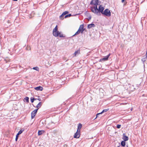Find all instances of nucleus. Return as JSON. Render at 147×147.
<instances>
[{
    "label": "nucleus",
    "instance_id": "nucleus-35",
    "mask_svg": "<svg viewBox=\"0 0 147 147\" xmlns=\"http://www.w3.org/2000/svg\"><path fill=\"white\" fill-rule=\"evenodd\" d=\"M13 0L14 1H17L18 0Z\"/></svg>",
    "mask_w": 147,
    "mask_h": 147
},
{
    "label": "nucleus",
    "instance_id": "nucleus-3",
    "mask_svg": "<svg viewBox=\"0 0 147 147\" xmlns=\"http://www.w3.org/2000/svg\"><path fill=\"white\" fill-rule=\"evenodd\" d=\"M53 35L56 37L58 36H59L60 37H65L62 34H61L59 31H58L55 32L54 33H53Z\"/></svg>",
    "mask_w": 147,
    "mask_h": 147
},
{
    "label": "nucleus",
    "instance_id": "nucleus-22",
    "mask_svg": "<svg viewBox=\"0 0 147 147\" xmlns=\"http://www.w3.org/2000/svg\"><path fill=\"white\" fill-rule=\"evenodd\" d=\"M71 16H72V15H71V14H69L67 15H65V18H67L69 17H70Z\"/></svg>",
    "mask_w": 147,
    "mask_h": 147
},
{
    "label": "nucleus",
    "instance_id": "nucleus-15",
    "mask_svg": "<svg viewBox=\"0 0 147 147\" xmlns=\"http://www.w3.org/2000/svg\"><path fill=\"white\" fill-rule=\"evenodd\" d=\"M147 58V55H145L144 56L143 58L141 60L143 62H145Z\"/></svg>",
    "mask_w": 147,
    "mask_h": 147
},
{
    "label": "nucleus",
    "instance_id": "nucleus-14",
    "mask_svg": "<svg viewBox=\"0 0 147 147\" xmlns=\"http://www.w3.org/2000/svg\"><path fill=\"white\" fill-rule=\"evenodd\" d=\"M82 125L81 123H79L78 126L77 131L80 132V129L82 127Z\"/></svg>",
    "mask_w": 147,
    "mask_h": 147
},
{
    "label": "nucleus",
    "instance_id": "nucleus-4",
    "mask_svg": "<svg viewBox=\"0 0 147 147\" xmlns=\"http://www.w3.org/2000/svg\"><path fill=\"white\" fill-rule=\"evenodd\" d=\"M99 1L98 0H92L90 3V5L97 6L98 5Z\"/></svg>",
    "mask_w": 147,
    "mask_h": 147
},
{
    "label": "nucleus",
    "instance_id": "nucleus-31",
    "mask_svg": "<svg viewBox=\"0 0 147 147\" xmlns=\"http://www.w3.org/2000/svg\"><path fill=\"white\" fill-rule=\"evenodd\" d=\"M26 49L27 50H30V47H27Z\"/></svg>",
    "mask_w": 147,
    "mask_h": 147
},
{
    "label": "nucleus",
    "instance_id": "nucleus-21",
    "mask_svg": "<svg viewBox=\"0 0 147 147\" xmlns=\"http://www.w3.org/2000/svg\"><path fill=\"white\" fill-rule=\"evenodd\" d=\"M109 110V109H104L103 110V111H102L100 113L102 114V113H103L104 112H106L107 111H108Z\"/></svg>",
    "mask_w": 147,
    "mask_h": 147
},
{
    "label": "nucleus",
    "instance_id": "nucleus-1",
    "mask_svg": "<svg viewBox=\"0 0 147 147\" xmlns=\"http://www.w3.org/2000/svg\"><path fill=\"white\" fill-rule=\"evenodd\" d=\"M91 11L94 13L98 16L100 15V13L102 14L104 12V7L101 5H100L98 9L97 6H94L90 7Z\"/></svg>",
    "mask_w": 147,
    "mask_h": 147
},
{
    "label": "nucleus",
    "instance_id": "nucleus-13",
    "mask_svg": "<svg viewBox=\"0 0 147 147\" xmlns=\"http://www.w3.org/2000/svg\"><path fill=\"white\" fill-rule=\"evenodd\" d=\"M80 53V49H78L77 51H76L74 53V56H76L77 55H78Z\"/></svg>",
    "mask_w": 147,
    "mask_h": 147
},
{
    "label": "nucleus",
    "instance_id": "nucleus-26",
    "mask_svg": "<svg viewBox=\"0 0 147 147\" xmlns=\"http://www.w3.org/2000/svg\"><path fill=\"white\" fill-rule=\"evenodd\" d=\"M63 16H64L63 15H62V14L59 16L60 19L61 20H63Z\"/></svg>",
    "mask_w": 147,
    "mask_h": 147
},
{
    "label": "nucleus",
    "instance_id": "nucleus-29",
    "mask_svg": "<svg viewBox=\"0 0 147 147\" xmlns=\"http://www.w3.org/2000/svg\"><path fill=\"white\" fill-rule=\"evenodd\" d=\"M65 13V14H67L69 13V12L68 11H65L64 12Z\"/></svg>",
    "mask_w": 147,
    "mask_h": 147
},
{
    "label": "nucleus",
    "instance_id": "nucleus-18",
    "mask_svg": "<svg viewBox=\"0 0 147 147\" xmlns=\"http://www.w3.org/2000/svg\"><path fill=\"white\" fill-rule=\"evenodd\" d=\"M125 141L123 140V141H122L121 142V145L122 146H123V147L125 146Z\"/></svg>",
    "mask_w": 147,
    "mask_h": 147
},
{
    "label": "nucleus",
    "instance_id": "nucleus-32",
    "mask_svg": "<svg viewBox=\"0 0 147 147\" xmlns=\"http://www.w3.org/2000/svg\"><path fill=\"white\" fill-rule=\"evenodd\" d=\"M62 14V15H63V16H65L66 15L64 12H63Z\"/></svg>",
    "mask_w": 147,
    "mask_h": 147
},
{
    "label": "nucleus",
    "instance_id": "nucleus-24",
    "mask_svg": "<svg viewBox=\"0 0 147 147\" xmlns=\"http://www.w3.org/2000/svg\"><path fill=\"white\" fill-rule=\"evenodd\" d=\"M36 99H35L34 98H31V102L32 103L34 102V100H35Z\"/></svg>",
    "mask_w": 147,
    "mask_h": 147
},
{
    "label": "nucleus",
    "instance_id": "nucleus-36",
    "mask_svg": "<svg viewBox=\"0 0 147 147\" xmlns=\"http://www.w3.org/2000/svg\"><path fill=\"white\" fill-rule=\"evenodd\" d=\"M132 109H133L132 108H131V111H132Z\"/></svg>",
    "mask_w": 147,
    "mask_h": 147
},
{
    "label": "nucleus",
    "instance_id": "nucleus-37",
    "mask_svg": "<svg viewBox=\"0 0 147 147\" xmlns=\"http://www.w3.org/2000/svg\"><path fill=\"white\" fill-rule=\"evenodd\" d=\"M126 147H128V145H127V146H126Z\"/></svg>",
    "mask_w": 147,
    "mask_h": 147
},
{
    "label": "nucleus",
    "instance_id": "nucleus-25",
    "mask_svg": "<svg viewBox=\"0 0 147 147\" xmlns=\"http://www.w3.org/2000/svg\"><path fill=\"white\" fill-rule=\"evenodd\" d=\"M33 69H34V70H35L36 71H38V69H39V68L38 67H34L33 68Z\"/></svg>",
    "mask_w": 147,
    "mask_h": 147
},
{
    "label": "nucleus",
    "instance_id": "nucleus-19",
    "mask_svg": "<svg viewBox=\"0 0 147 147\" xmlns=\"http://www.w3.org/2000/svg\"><path fill=\"white\" fill-rule=\"evenodd\" d=\"M42 105V103L41 102H39L38 104L36 105V108H40V107Z\"/></svg>",
    "mask_w": 147,
    "mask_h": 147
},
{
    "label": "nucleus",
    "instance_id": "nucleus-16",
    "mask_svg": "<svg viewBox=\"0 0 147 147\" xmlns=\"http://www.w3.org/2000/svg\"><path fill=\"white\" fill-rule=\"evenodd\" d=\"M45 131L44 130H38V135L39 136L41 135L44 133Z\"/></svg>",
    "mask_w": 147,
    "mask_h": 147
},
{
    "label": "nucleus",
    "instance_id": "nucleus-17",
    "mask_svg": "<svg viewBox=\"0 0 147 147\" xmlns=\"http://www.w3.org/2000/svg\"><path fill=\"white\" fill-rule=\"evenodd\" d=\"M57 31H58L57 26L56 25L55 28L53 30V33H54V32Z\"/></svg>",
    "mask_w": 147,
    "mask_h": 147
},
{
    "label": "nucleus",
    "instance_id": "nucleus-33",
    "mask_svg": "<svg viewBox=\"0 0 147 147\" xmlns=\"http://www.w3.org/2000/svg\"><path fill=\"white\" fill-rule=\"evenodd\" d=\"M125 0H121V2H122V3H123V2H124V1H125Z\"/></svg>",
    "mask_w": 147,
    "mask_h": 147
},
{
    "label": "nucleus",
    "instance_id": "nucleus-27",
    "mask_svg": "<svg viewBox=\"0 0 147 147\" xmlns=\"http://www.w3.org/2000/svg\"><path fill=\"white\" fill-rule=\"evenodd\" d=\"M121 127V125L119 124H117V127L118 129H119Z\"/></svg>",
    "mask_w": 147,
    "mask_h": 147
},
{
    "label": "nucleus",
    "instance_id": "nucleus-11",
    "mask_svg": "<svg viewBox=\"0 0 147 147\" xmlns=\"http://www.w3.org/2000/svg\"><path fill=\"white\" fill-rule=\"evenodd\" d=\"M35 90H36L42 91L43 90V88L41 86H39L34 88Z\"/></svg>",
    "mask_w": 147,
    "mask_h": 147
},
{
    "label": "nucleus",
    "instance_id": "nucleus-28",
    "mask_svg": "<svg viewBox=\"0 0 147 147\" xmlns=\"http://www.w3.org/2000/svg\"><path fill=\"white\" fill-rule=\"evenodd\" d=\"M91 16H90L88 17V20H91Z\"/></svg>",
    "mask_w": 147,
    "mask_h": 147
},
{
    "label": "nucleus",
    "instance_id": "nucleus-34",
    "mask_svg": "<svg viewBox=\"0 0 147 147\" xmlns=\"http://www.w3.org/2000/svg\"><path fill=\"white\" fill-rule=\"evenodd\" d=\"M38 100L39 101H40L41 100V99L40 98H38Z\"/></svg>",
    "mask_w": 147,
    "mask_h": 147
},
{
    "label": "nucleus",
    "instance_id": "nucleus-10",
    "mask_svg": "<svg viewBox=\"0 0 147 147\" xmlns=\"http://www.w3.org/2000/svg\"><path fill=\"white\" fill-rule=\"evenodd\" d=\"M122 139L124 140V141H126L128 140L129 138L127 136H125V134L124 133L123 134Z\"/></svg>",
    "mask_w": 147,
    "mask_h": 147
},
{
    "label": "nucleus",
    "instance_id": "nucleus-5",
    "mask_svg": "<svg viewBox=\"0 0 147 147\" xmlns=\"http://www.w3.org/2000/svg\"><path fill=\"white\" fill-rule=\"evenodd\" d=\"M110 54H109L107 55L105 57L103 58H102L100 59V62H103L104 61H107L108 60V59L110 56Z\"/></svg>",
    "mask_w": 147,
    "mask_h": 147
},
{
    "label": "nucleus",
    "instance_id": "nucleus-12",
    "mask_svg": "<svg viewBox=\"0 0 147 147\" xmlns=\"http://www.w3.org/2000/svg\"><path fill=\"white\" fill-rule=\"evenodd\" d=\"M95 27V25L94 24H88V26L87 28L88 29H90L92 28H94Z\"/></svg>",
    "mask_w": 147,
    "mask_h": 147
},
{
    "label": "nucleus",
    "instance_id": "nucleus-8",
    "mask_svg": "<svg viewBox=\"0 0 147 147\" xmlns=\"http://www.w3.org/2000/svg\"><path fill=\"white\" fill-rule=\"evenodd\" d=\"M84 24L81 25H80L78 29V30H79L80 31H81L82 33H83V32L84 30Z\"/></svg>",
    "mask_w": 147,
    "mask_h": 147
},
{
    "label": "nucleus",
    "instance_id": "nucleus-30",
    "mask_svg": "<svg viewBox=\"0 0 147 147\" xmlns=\"http://www.w3.org/2000/svg\"><path fill=\"white\" fill-rule=\"evenodd\" d=\"M101 113H98L96 114V118L98 116V115H100V114H101Z\"/></svg>",
    "mask_w": 147,
    "mask_h": 147
},
{
    "label": "nucleus",
    "instance_id": "nucleus-9",
    "mask_svg": "<svg viewBox=\"0 0 147 147\" xmlns=\"http://www.w3.org/2000/svg\"><path fill=\"white\" fill-rule=\"evenodd\" d=\"M23 131V130H22L21 129L18 132V133L17 134L15 139L16 141H17L18 139L19 135L21 134L22 133Z\"/></svg>",
    "mask_w": 147,
    "mask_h": 147
},
{
    "label": "nucleus",
    "instance_id": "nucleus-7",
    "mask_svg": "<svg viewBox=\"0 0 147 147\" xmlns=\"http://www.w3.org/2000/svg\"><path fill=\"white\" fill-rule=\"evenodd\" d=\"M80 131L77 130L76 132L75 133L74 135V138H79L80 136Z\"/></svg>",
    "mask_w": 147,
    "mask_h": 147
},
{
    "label": "nucleus",
    "instance_id": "nucleus-2",
    "mask_svg": "<svg viewBox=\"0 0 147 147\" xmlns=\"http://www.w3.org/2000/svg\"><path fill=\"white\" fill-rule=\"evenodd\" d=\"M102 14L106 16L110 17L111 16V13L108 9H106L104 11Z\"/></svg>",
    "mask_w": 147,
    "mask_h": 147
},
{
    "label": "nucleus",
    "instance_id": "nucleus-23",
    "mask_svg": "<svg viewBox=\"0 0 147 147\" xmlns=\"http://www.w3.org/2000/svg\"><path fill=\"white\" fill-rule=\"evenodd\" d=\"M80 32H81V31H80L79 30H78V31L75 33V34L74 35H73V36H74L75 35L78 34Z\"/></svg>",
    "mask_w": 147,
    "mask_h": 147
},
{
    "label": "nucleus",
    "instance_id": "nucleus-20",
    "mask_svg": "<svg viewBox=\"0 0 147 147\" xmlns=\"http://www.w3.org/2000/svg\"><path fill=\"white\" fill-rule=\"evenodd\" d=\"M24 100L26 102H29V98L28 97H26L24 98Z\"/></svg>",
    "mask_w": 147,
    "mask_h": 147
},
{
    "label": "nucleus",
    "instance_id": "nucleus-6",
    "mask_svg": "<svg viewBox=\"0 0 147 147\" xmlns=\"http://www.w3.org/2000/svg\"><path fill=\"white\" fill-rule=\"evenodd\" d=\"M38 109V108L37 109H36L32 112L31 113L32 119H33L34 118L37 113V111Z\"/></svg>",
    "mask_w": 147,
    "mask_h": 147
}]
</instances>
